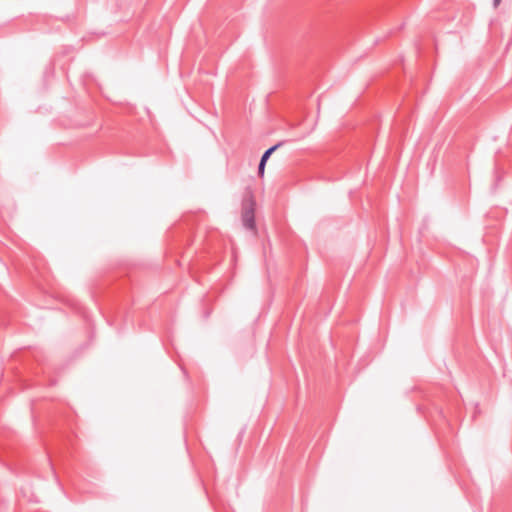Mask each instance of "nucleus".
I'll use <instances>...</instances> for the list:
<instances>
[{
    "label": "nucleus",
    "mask_w": 512,
    "mask_h": 512,
    "mask_svg": "<svg viewBox=\"0 0 512 512\" xmlns=\"http://www.w3.org/2000/svg\"><path fill=\"white\" fill-rule=\"evenodd\" d=\"M256 201L254 195L249 192L242 202L241 219L243 225L252 231H256L255 224Z\"/></svg>",
    "instance_id": "obj_1"
},
{
    "label": "nucleus",
    "mask_w": 512,
    "mask_h": 512,
    "mask_svg": "<svg viewBox=\"0 0 512 512\" xmlns=\"http://www.w3.org/2000/svg\"><path fill=\"white\" fill-rule=\"evenodd\" d=\"M278 146L279 145H275V146L269 148L262 155V158H261V161H260V164H259V168H258V173H259L260 177L264 176L266 162L269 159V157L271 156V154L278 148Z\"/></svg>",
    "instance_id": "obj_2"
},
{
    "label": "nucleus",
    "mask_w": 512,
    "mask_h": 512,
    "mask_svg": "<svg viewBox=\"0 0 512 512\" xmlns=\"http://www.w3.org/2000/svg\"><path fill=\"white\" fill-rule=\"evenodd\" d=\"M501 1L502 0H493L494 8H497L500 5Z\"/></svg>",
    "instance_id": "obj_3"
}]
</instances>
